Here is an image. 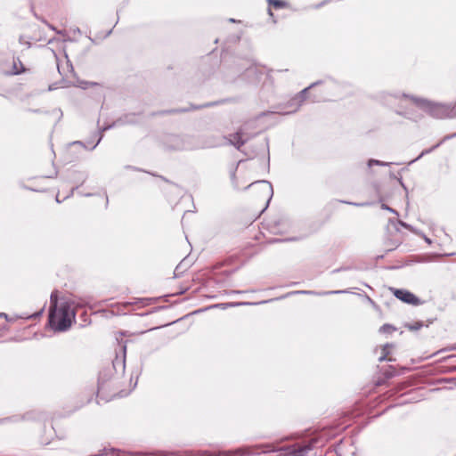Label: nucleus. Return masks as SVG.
<instances>
[{"label": "nucleus", "mask_w": 456, "mask_h": 456, "mask_svg": "<svg viewBox=\"0 0 456 456\" xmlns=\"http://www.w3.org/2000/svg\"><path fill=\"white\" fill-rule=\"evenodd\" d=\"M75 318L74 312L67 304L52 306L49 313V323L56 330L62 331L70 327Z\"/></svg>", "instance_id": "obj_1"}, {"label": "nucleus", "mask_w": 456, "mask_h": 456, "mask_svg": "<svg viewBox=\"0 0 456 456\" xmlns=\"http://www.w3.org/2000/svg\"><path fill=\"white\" fill-rule=\"evenodd\" d=\"M250 186L259 193V196L263 200L267 201L270 200L273 193L271 183L266 181H258L251 183Z\"/></svg>", "instance_id": "obj_2"}, {"label": "nucleus", "mask_w": 456, "mask_h": 456, "mask_svg": "<svg viewBox=\"0 0 456 456\" xmlns=\"http://www.w3.org/2000/svg\"><path fill=\"white\" fill-rule=\"evenodd\" d=\"M393 293L396 298L400 299L404 303L411 304L414 305L419 304V299L414 294L408 290L395 289H393Z\"/></svg>", "instance_id": "obj_3"}, {"label": "nucleus", "mask_w": 456, "mask_h": 456, "mask_svg": "<svg viewBox=\"0 0 456 456\" xmlns=\"http://www.w3.org/2000/svg\"><path fill=\"white\" fill-rule=\"evenodd\" d=\"M228 140L230 143L238 150H240L247 142V138H244V134L241 130L230 134Z\"/></svg>", "instance_id": "obj_4"}, {"label": "nucleus", "mask_w": 456, "mask_h": 456, "mask_svg": "<svg viewBox=\"0 0 456 456\" xmlns=\"http://www.w3.org/2000/svg\"><path fill=\"white\" fill-rule=\"evenodd\" d=\"M26 71V68L19 58L13 59L12 69L7 73L8 75H20Z\"/></svg>", "instance_id": "obj_5"}, {"label": "nucleus", "mask_w": 456, "mask_h": 456, "mask_svg": "<svg viewBox=\"0 0 456 456\" xmlns=\"http://www.w3.org/2000/svg\"><path fill=\"white\" fill-rule=\"evenodd\" d=\"M66 69L63 66H61L58 64V69L61 74H63L64 76L68 77L69 72H72L73 68L71 65L69 64V61H66Z\"/></svg>", "instance_id": "obj_6"}, {"label": "nucleus", "mask_w": 456, "mask_h": 456, "mask_svg": "<svg viewBox=\"0 0 456 456\" xmlns=\"http://www.w3.org/2000/svg\"><path fill=\"white\" fill-rule=\"evenodd\" d=\"M269 4L273 5L274 8H283L288 5L285 1L282 0H268Z\"/></svg>", "instance_id": "obj_7"}, {"label": "nucleus", "mask_w": 456, "mask_h": 456, "mask_svg": "<svg viewBox=\"0 0 456 456\" xmlns=\"http://www.w3.org/2000/svg\"><path fill=\"white\" fill-rule=\"evenodd\" d=\"M307 449L305 447H298L297 449H294L291 454L293 456H305Z\"/></svg>", "instance_id": "obj_8"}, {"label": "nucleus", "mask_w": 456, "mask_h": 456, "mask_svg": "<svg viewBox=\"0 0 456 456\" xmlns=\"http://www.w3.org/2000/svg\"><path fill=\"white\" fill-rule=\"evenodd\" d=\"M395 329L392 326V325H389V324H384L383 326L380 327L379 329V331L381 333H391L395 330Z\"/></svg>", "instance_id": "obj_9"}, {"label": "nucleus", "mask_w": 456, "mask_h": 456, "mask_svg": "<svg viewBox=\"0 0 456 456\" xmlns=\"http://www.w3.org/2000/svg\"><path fill=\"white\" fill-rule=\"evenodd\" d=\"M107 453H108V450H107V449H103V450H101V451L99 452V453H98V454H96V455H94V456H103V455H105V454H107Z\"/></svg>", "instance_id": "obj_10"}, {"label": "nucleus", "mask_w": 456, "mask_h": 456, "mask_svg": "<svg viewBox=\"0 0 456 456\" xmlns=\"http://www.w3.org/2000/svg\"><path fill=\"white\" fill-rule=\"evenodd\" d=\"M103 388H104L103 384H102V383H100V384H99V387H98V392H99V393H100V392H102V391L103 390Z\"/></svg>", "instance_id": "obj_11"}, {"label": "nucleus", "mask_w": 456, "mask_h": 456, "mask_svg": "<svg viewBox=\"0 0 456 456\" xmlns=\"http://www.w3.org/2000/svg\"><path fill=\"white\" fill-rule=\"evenodd\" d=\"M129 305H130V303H124V304H122V305H121V306H123V307H126V306H128Z\"/></svg>", "instance_id": "obj_12"}, {"label": "nucleus", "mask_w": 456, "mask_h": 456, "mask_svg": "<svg viewBox=\"0 0 456 456\" xmlns=\"http://www.w3.org/2000/svg\"><path fill=\"white\" fill-rule=\"evenodd\" d=\"M307 90H308V89H304V90L301 92V94H304L305 93H306V91H307Z\"/></svg>", "instance_id": "obj_13"}, {"label": "nucleus", "mask_w": 456, "mask_h": 456, "mask_svg": "<svg viewBox=\"0 0 456 456\" xmlns=\"http://www.w3.org/2000/svg\"><path fill=\"white\" fill-rule=\"evenodd\" d=\"M302 293L310 294V293H312V292H311V291H303Z\"/></svg>", "instance_id": "obj_14"}, {"label": "nucleus", "mask_w": 456, "mask_h": 456, "mask_svg": "<svg viewBox=\"0 0 456 456\" xmlns=\"http://www.w3.org/2000/svg\"><path fill=\"white\" fill-rule=\"evenodd\" d=\"M245 303H238L237 305H244Z\"/></svg>", "instance_id": "obj_15"}]
</instances>
